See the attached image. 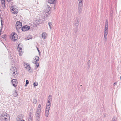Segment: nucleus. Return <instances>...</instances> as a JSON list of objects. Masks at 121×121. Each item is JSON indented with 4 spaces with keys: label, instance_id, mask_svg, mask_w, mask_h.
Listing matches in <instances>:
<instances>
[{
    "label": "nucleus",
    "instance_id": "9d476101",
    "mask_svg": "<svg viewBox=\"0 0 121 121\" xmlns=\"http://www.w3.org/2000/svg\"><path fill=\"white\" fill-rule=\"evenodd\" d=\"M12 82L13 85V86L14 87H16L17 86V80L14 79H13L12 80Z\"/></svg>",
    "mask_w": 121,
    "mask_h": 121
},
{
    "label": "nucleus",
    "instance_id": "ddd939ff",
    "mask_svg": "<svg viewBox=\"0 0 121 121\" xmlns=\"http://www.w3.org/2000/svg\"><path fill=\"white\" fill-rule=\"evenodd\" d=\"M24 66L25 68L28 69V70H30V69L31 67L28 64H25Z\"/></svg>",
    "mask_w": 121,
    "mask_h": 121
},
{
    "label": "nucleus",
    "instance_id": "39448f33",
    "mask_svg": "<svg viewBox=\"0 0 121 121\" xmlns=\"http://www.w3.org/2000/svg\"><path fill=\"white\" fill-rule=\"evenodd\" d=\"M51 97V95H49V97L48 99V102H47V103L46 107V108H47L48 109L47 110H48L49 108L50 109V108L51 102L52 101Z\"/></svg>",
    "mask_w": 121,
    "mask_h": 121
},
{
    "label": "nucleus",
    "instance_id": "20e7f679",
    "mask_svg": "<svg viewBox=\"0 0 121 121\" xmlns=\"http://www.w3.org/2000/svg\"><path fill=\"white\" fill-rule=\"evenodd\" d=\"M18 38V36L16 33L15 32H13L11 34L10 38L12 41H15L17 40Z\"/></svg>",
    "mask_w": 121,
    "mask_h": 121
},
{
    "label": "nucleus",
    "instance_id": "9b49d317",
    "mask_svg": "<svg viewBox=\"0 0 121 121\" xmlns=\"http://www.w3.org/2000/svg\"><path fill=\"white\" fill-rule=\"evenodd\" d=\"M39 60V57L36 56L34 58L33 62L34 63L36 64L37 63V62Z\"/></svg>",
    "mask_w": 121,
    "mask_h": 121
},
{
    "label": "nucleus",
    "instance_id": "f03ea898",
    "mask_svg": "<svg viewBox=\"0 0 121 121\" xmlns=\"http://www.w3.org/2000/svg\"><path fill=\"white\" fill-rule=\"evenodd\" d=\"M11 12L12 14H16L18 12V8L16 6H13L10 8Z\"/></svg>",
    "mask_w": 121,
    "mask_h": 121
},
{
    "label": "nucleus",
    "instance_id": "473e14b6",
    "mask_svg": "<svg viewBox=\"0 0 121 121\" xmlns=\"http://www.w3.org/2000/svg\"><path fill=\"white\" fill-rule=\"evenodd\" d=\"M31 121H32V120H31Z\"/></svg>",
    "mask_w": 121,
    "mask_h": 121
},
{
    "label": "nucleus",
    "instance_id": "f8f14e48",
    "mask_svg": "<svg viewBox=\"0 0 121 121\" xmlns=\"http://www.w3.org/2000/svg\"><path fill=\"white\" fill-rule=\"evenodd\" d=\"M1 1L2 7L4 9L6 7L5 0H1Z\"/></svg>",
    "mask_w": 121,
    "mask_h": 121
},
{
    "label": "nucleus",
    "instance_id": "cd10ccee",
    "mask_svg": "<svg viewBox=\"0 0 121 121\" xmlns=\"http://www.w3.org/2000/svg\"><path fill=\"white\" fill-rule=\"evenodd\" d=\"M20 121H25L23 120H22Z\"/></svg>",
    "mask_w": 121,
    "mask_h": 121
},
{
    "label": "nucleus",
    "instance_id": "7c9ffc66",
    "mask_svg": "<svg viewBox=\"0 0 121 121\" xmlns=\"http://www.w3.org/2000/svg\"><path fill=\"white\" fill-rule=\"evenodd\" d=\"M13 78V77H12L11 78V79H12V78Z\"/></svg>",
    "mask_w": 121,
    "mask_h": 121
},
{
    "label": "nucleus",
    "instance_id": "4be33fe9",
    "mask_svg": "<svg viewBox=\"0 0 121 121\" xmlns=\"http://www.w3.org/2000/svg\"><path fill=\"white\" fill-rule=\"evenodd\" d=\"M26 85H27V84H28L29 83V82L28 80H26Z\"/></svg>",
    "mask_w": 121,
    "mask_h": 121
},
{
    "label": "nucleus",
    "instance_id": "bb28decb",
    "mask_svg": "<svg viewBox=\"0 0 121 121\" xmlns=\"http://www.w3.org/2000/svg\"><path fill=\"white\" fill-rule=\"evenodd\" d=\"M51 24V23L50 22H49L48 23V24H49V26L50 27V24Z\"/></svg>",
    "mask_w": 121,
    "mask_h": 121
},
{
    "label": "nucleus",
    "instance_id": "4468645a",
    "mask_svg": "<svg viewBox=\"0 0 121 121\" xmlns=\"http://www.w3.org/2000/svg\"><path fill=\"white\" fill-rule=\"evenodd\" d=\"M82 0H79V7L80 9H81L82 6L83 4L82 2Z\"/></svg>",
    "mask_w": 121,
    "mask_h": 121
},
{
    "label": "nucleus",
    "instance_id": "c85d7f7f",
    "mask_svg": "<svg viewBox=\"0 0 121 121\" xmlns=\"http://www.w3.org/2000/svg\"><path fill=\"white\" fill-rule=\"evenodd\" d=\"M116 84V82H115L114 83V84Z\"/></svg>",
    "mask_w": 121,
    "mask_h": 121
},
{
    "label": "nucleus",
    "instance_id": "f257e3e1",
    "mask_svg": "<svg viewBox=\"0 0 121 121\" xmlns=\"http://www.w3.org/2000/svg\"><path fill=\"white\" fill-rule=\"evenodd\" d=\"M0 119L4 121H7L9 119L10 116L8 114L5 113H3L0 117Z\"/></svg>",
    "mask_w": 121,
    "mask_h": 121
},
{
    "label": "nucleus",
    "instance_id": "2f4dec72",
    "mask_svg": "<svg viewBox=\"0 0 121 121\" xmlns=\"http://www.w3.org/2000/svg\"><path fill=\"white\" fill-rule=\"evenodd\" d=\"M27 86V85H26H26H25V86Z\"/></svg>",
    "mask_w": 121,
    "mask_h": 121
},
{
    "label": "nucleus",
    "instance_id": "f3484780",
    "mask_svg": "<svg viewBox=\"0 0 121 121\" xmlns=\"http://www.w3.org/2000/svg\"><path fill=\"white\" fill-rule=\"evenodd\" d=\"M49 108L48 110H47V109H48L47 108H46L45 113L47 115H48L49 113ZM46 117L48 116V115L47 116V115H46Z\"/></svg>",
    "mask_w": 121,
    "mask_h": 121
},
{
    "label": "nucleus",
    "instance_id": "b1692460",
    "mask_svg": "<svg viewBox=\"0 0 121 121\" xmlns=\"http://www.w3.org/2000/svg\"><path fill=\"white\" fill-rule=\"evenodd\" d=\"M36 66H37V67H38L39 65V64L38 63H36Z\"/></svg>",
    "mask_w": 121,
    "mask_h": 121
},
{
    "label": "nucleus",
    "instance_id": "6ab92c4d",
    "mask_svg": "<svg viewBox=\"0 0 121 121\" xmlns=\"http://www.w3.org/2000/svg\"><path fill=\"white\" fill-rule=\"evenodd\" d=\"M38 85V83L37 82H35L33 84V85L34 86H36Z\"/></svg>",
    "mask_w": 121,
    "mask_h": 121
},
{
    "label": "nucleus",
    "instance_id": "1a4fd4ad",
    "mask_svg": "<svg viewBox=\"0 0 121 121\" xmlns=\"http://www.w3.org/2000/svg\"><path fill=\"white\" fill-rule=\"evenodd\" d=\"M50 10V7L49 6H47V7L46 8L45 10V13L46 14V17L47 16H49L50 15V13H48L49 12Z\"/></svg>",
    "mask_w": 121,
    "mask_h": 121
},
{
    "label": "nucleus",
    "instance_id": "423d86ee",
    "mask_svg": "<svg viewBox=\"0 0 121 121\" xmlns=\"http://www.w3.org/2000/svg\"><path fill=\"white\" fill-rule=\"evenodd\" d=\"M23 48L22 45L21 44H19L18 46V49L20 56L22 55L23 53Z\"/></svg>",
    "mask_w": 121,
    "mask_h": 121
},
{
    "label": "nucleus",
    "instance_id": "412c9836",
    "mask_svg": "<svg viewBox=\"0 0 121 121\" xmlns=\"http://www.w3.org/2000/svg\"><path fill=\"white\" fill-rule=\"evenodd\" d=\"M19 117H20L18 116L17 118V121H20L21 120Z\"/></svg>",
    "mask_w": 121,
    "mask_h": 121
},
{
    "label": "nucleus",
    "instance_id": "a878e982",
    "mask_svg": "<svg viewBox=\"0 0 121 121\" xmlns=\"http://www.w3.org/2000/svg\"><path fill=\"white\" fill-rule=\"evenodd\" d=\"M7 1L8 2H10L12 1V0H7Z\"/></svg>",
    "mask_w": 121,
    "mask_h": 121
},
{
    "label": "nucleus",
    "instance_id": "7ed1b4c3",
    "mask_svg": "<svg viewBox=\"0 0 121 121\" xmlns=\"http://www.w3.org/2000/svg\"><path fill=\"white\" fill-rule=\"evenodd\" d=\"M108 21L106 20L105 22V31L104 32V39L106 40L107 39V35L108 34Z\"/></svg>",
    "mask_w": 121,
    "mask_h": 121
},
{
    "label": "nucleus",
    "instance_id": "a211bd4d",
    "mask_svg": "<svg viewBox=\"0 0 121 121\" xmlns=\"http://www.w3.org/2000/svg\"><path fill=\"white\" fill-rule=\"evenodd\" d=\"M49 3L51 4H53L54 3L55 1V0H48Z\"/></svg>",
    "mask_w": 121,
    "mask_h": 121
},
{
    "label": "nucleus",
    "instance_id": "393cba45",
    "mask_svg": "<svg viewBox=\"0 0 121 121\" xmlns=\"http://www.w3.org/2000/svg\"><path fill=\"white\" fill-rule=\"evenodd\" d=\"M41 107V105L39 104L38 106V107L39 108H40Z\"/></svg>",
    "mask_w": 121,
    "mask_h": 121
},
{
    "label": "nucleus",
    "instance_id": "5701e85b",
    "mask_svg": "<svg viewBox=\"0 0 121 121\" xmlns=\"http://www.w3.org/2000/svg\"><path fill=\"white\" fill-rule=\"evenodd\" d=\"M37 50H38V52L39 53H40V51L39 50V49H38V48H37Z\"/></svg>",
    "mask_w": 121,
    "mask_h": 121
},
{
    "label": "nucleus",
    "instance_id": "6e6552de",
    "mask_svg": "<svg viewBox=\"0 0 121 121\" xmlns=\"http://www.w3.org/2000/svg\"><path fill=\"white\" fill-rule=\"evenodd\" d=\"M30 28V27L27 25L24 26L22 28V30L24 31L28 30Z\"/></svg>",
    "mask_w": 121,
    "mask_h": 121
},
{
    "label": "nucleus",
    "instance_id": "c756f323",
    "mask_svg": "<svg viewBox=\"0 0 121 121\" xmlns=\"http://www.w3.org/2000/svg\"><path fill=\"white\" fill-rule=\"evenodd\" d=\"M39 21V20H36V22H38V21Z\"/></svg>",
    "mask_w": 121,
    "mask_h": 121
},
{
    "label": "nucleus",
    "instance_id": "2eb2a0df",
    "mask_svg": "<svg viewBox=\"0 0 121 121\" xmlns=\"http://www.w3.org/2000/svg\"><path fill=\"white\" fill-rule=\"evenodd\" d=\"M12 70H13L14 71L13 72V74H17V71L16 68L15 67H13V68H12Z\"/></svg>",
    "mask_w": 121,
    "mask_h": 121
},
{
    "label": "nucleus",
    "instance_id": "dca6fc26",
    "mask_svg": "<svg viewBox=\"0 0 121 121\" xmlns=\"http://www.w3.org/2000/svg\"><path fill=\"white\" fill-rule=\"evenodd\" d=\"M47 34L45 32L43 33L42 34V38L45 39L46 37Z\"/></svg>",
    "mask_w": 121,
    "mask_h": 121
},
{
    "label": "nucleus",
    "instance_id": "0eeeda50",
    "mask_svg": "<svg viewBox=\"0 0 121 121\" xmlns=\"http://www.w3.org/2000/svg\"><path fill=\"white\" fill-rule=\"evenodd\" d=\"M22 26V23L20 21H17L16 24V27L17 30L20 29Z\"/></svg>",
    "mask_w": 121,
    "mask_h": 121
},
{
    "label": "nucleus",
    "instance_id": "aec40b11",
    "mask_svg": "<svg viewBox=\"0 0 121 121\" xmlns=\"http://www.w3.org/2000/svg\"><path fill=\"white\" fill-rule=\"evenodd\" d=\"M17 95V93L16 92H15L13 93V96L14 97L16 96Z\"/></svg>",
    "mask_w": 121,
    "mask_h": 121
}]
</instances>
